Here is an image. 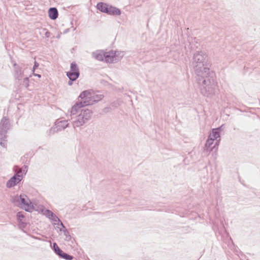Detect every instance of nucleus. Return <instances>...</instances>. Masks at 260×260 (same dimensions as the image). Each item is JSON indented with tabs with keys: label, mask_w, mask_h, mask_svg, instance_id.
Returning <instances> with one entry per match:
<instances>
[{
	"label": "nucleus",
	"mask_w": 260,
	"mask_h": 260,
	"mask_svg": "<svg viewBox=\"0 0 260 260\" xmlns=\"http://www.w3.org/2000/svg\"><path fill=\"white\" fill-rule=\"evenodd\" d=\"M202 94L212 97L219 92L217 83L215 79V73L211 72L207 75L196 77Z\"/></svg>",
	"instance_id": "1"
},
{
	"label": "nucleus",
	"mask_w": 260,
	"mask_h": 260,
	"mask_svg": "<svg viewBox=\"0 0 260 260\" xmlns=\"http://www.w3.org/2000/svg\"><path fill=\"white\" fill-rule=\"evenodd\" d=\"M81 101L76 103L71 108V114H76L80 108L94 104L102 100L104 95L101 94H97L92 90H86L82 91L79 96Z\"/></svg>",
	"instance_id": "2"
},
{
	"label": "nucleus",
	"mask_w": 260,
	"mask_h": 260,
	"mask_svg": "<svg viewBox=\"0 0 260 260\" xmlns=\"http://www.w3.org/2000/svg\"><path fill=\"white\" fill-rule=\"evenodd\" d=\"M207 61V55L204 51H197L193 54L191 66L196 75L195 78L207 75L212 72L208 67Z\"/></svg>",
	"instance_id": "3"
},
{
	"label": "nucleus",
	"mask_w": 260,
	"mask_h": 260,
	"mask_svg": "<svg viewBox=\"0 0 260 260\" xmlns=\"http://www.w3.org/2000/svg\"><path fill=\"white\" fill-rule=\"evenodd\" d=\"M80 108L77 113L74 115L71 114L70 111V116L73 121V125L74 128L81 126L86 123L91 118L92 112L91 110L87 108L81 109Z\"/></svg>",
	"instance_id": "4"
},
{
	"label": "nucleus",
	"mask_w": 260,
	"mask_h": 260,
	"mask_svg": "<svg viewBox=\"0 0 260 260\" xmlns=\"http://www.w3.org/2000/svg\"><path fill=\"white\" fill-rule=\"evenodd\" d=\"M14 77L16 80L21 81L26 76H31V68L28 64L23 63H14Z\"/></svg>",
	"instance_id": "5"
},
{
	"label": "nucleus",
	"mask_w": 260,
	"mask_h": 260,
	"mask_svg": "<svg viewBox=\"0 0 260 260\" xmlns=\"http://www.w3.org/2000/svg\"><path fill=\"white\" fill-rule=\"evenodd\" d=\"M19 199H20V208L29 212L33 210L34 209V205L26 195L21 194Z\"/></svg>",
	"instance_id": "6"
},
{
	"label": "nucleus",
	"mask_w": 260,
	"mask_h": 260,
	"mask_svg": "<svg viewBox=\"0 0 260 260\" xmlns=\"http://www.w3.org/2000/svg\"><path fill=\"white\" fill-rule=\"evenodd\" d=\"M80 75V72L77 63L73 62L71 64L70 70L67 73V76L69 80L76 81Z\"/></svg>",
	"instance_id": "7"
},
{
	"label": "nucleus",
	"mask_w": 260,
	"mask_h": 260,
	"mask_svg": "<svg viewBox=\"0 0 260 260\" xmlns=\"http://www.w3.org/2000/svg\"><path fill=\"white\" fill-rule=\"evenodd\" d=\"M22 180V176L14 175L7 182L6 186L9 188H11L18 184Z\"/></svg>",
	"instance_id": "8"
},
{
	"label": "nucleus",
	"mask_w": 260,
	"mask_h": 260,
	"mask_svg": "<svg viewBox=\"0 0 260 260\" xmlns=\"http://www.w3.org/2000/svg\"><path fill=\"white\" fill-rule=\"evenodd\" d=\"M13 170L15 172L14 175L22 176V179H23L27 172L28 167L26 165H23L20 168L19 166L15 165L13 167Z\"/></svg>",
	"instance_id": "9"
},
{
	"label": "nucleus",
	"mask_w": 260,
	"mask_h": 260,
	"mask_svg": "<svg viewBox=\"0 0 260 260\" xmlns=\"http://www.w3.org/2000/svg\"><path fill=\"white\" fill-rule=\"evenodd\" d=\"M222 126L212 129V133L209 135V137L214 140H216L215 145H218L220 140V132Z\"/></svg>",
	"instance_id": "10"
},
{
	"label": "nucleus",
	"mask_w": 260,
	"mask_h": 260,
	"mask_svg": "<svg viewBox=\"0 0 260 260\" xmlns=\"http://www.w3.org/2000/svg\"><path fill=\"white\" fill-rule=\"evenodd\" d=\"M115 53L114 51H110L109 52H105L104 59L106 62L114 63L116 62L115 59Z\"/></svg>",
	"instance_id": "11"
},
{
	"label": "nucleus",
	"mask_w": 260,
	"mask_h": 260,
	"mask_svg": "<svg viewBox=\"0 0 260 260\" xmlns=\"http://www.w3.org/2000/svg\"><path fill=\"white\" fill-rule=\"evenodd\" d=\"M11 125L9 119L4 117L0 122V129L8 132L11 129Z\"/></svg>",
	"instance_id": "12"
},
{
	"label": "nucleus",
	"mask_w": 260,
	"mask_h": 260,
	"mask_svg": "<svg viewBox=\"0 0 260 260\" xmlns=\"http://www.w3.org/2000/svg\"><path fill=\"white\" fill-rule=\"evenodd\" d=\"M8 132L0 129V145L6 148L7 147Z\"/></svg>",
	"instance_id": "13"
},
{
	"label": "nucleus",
	"mask_w": 260,
	"mask_h": 260,
	"mask_svg": "<svg viewBox=\"0 0 260 260\" xmlns=\"http://www.w3.org/2000/svg\"><path fill=\"white\" fill-rule=\"evenodd\" d=\"M68 121V120H57L55 122V125L57 128L58 131H59V132L61 131L62 130H63L66 128L68 127L69 125Z\"/></svg>",
	"instance_id": "14"
},
{
	"label": "nucleus",
	"mask_w": 260,
	"mask_h": 260,
	"mask_svg": "<svg viewBox=\"0 0 260 260\" xmlns=\"http://www.w3.org/2000/svg\"><path fill=\"white\" fill-rule=\"evenodd\" d=\"M215 140H214L212 138L208 137V138L206 142V143L205 144L204 150H206L207 151H209V152L211 151V150H212V149L215 147V146L216 145L215 144L213 146H212L213 142Z\"/></svg>",
	"instance_id": "15"
},
{
	"label": "nucleus",
	"mask_w": 260,
	"mask_h": 260,
	"mask_svg": "<svg viewBox=\"0 0 260 260\" xmlns=\"http://www.w3.org/2000/svg\"><path fill=\"white\" fill-rule=\"evenodd\" d=\"M108 10V11L107 14L109 15H120L121 14V11L120 9L111 5L109 6Z\"/></svg>",
	"instance_id": "16"
},
{
	"label": "nucleus",
	"mask_w": 260,
	"mask_h": 260,
	"mask_svg": "<svg viewBox=\"0 0 260 260\" xmlns=\"http://www.w3.org/2000/svg\"><path fill=\"white\" fill-rule=\"evenodd\" d=\"M48 15L49 18L52 20L56 19L58 16L57 9L55 7L49 8L48 10Z\"/></svg>",
	"instance_id": "17"
},
{
	"label": "nucleus",
	"mask_w": 260,
	"mask_h": 260,
	"mask_svg": "<svg viewBox=\"0 0 260 260\" xmlns=\"http://www.w3.org/2000/svg\"><path fill=\"white\" fill-rule=\"evenodd\" d=\"M109 6V5L106 3L103 2H100L98 3L96 5V8L101 12L107 14L108 11V8Z\"/></svg>",
	"instance_id": "18"
},
{
	"label": "nucleus",
	"mask_w": 260,
	"mask_h": 260,
	"mask_svg": "<svg viewBox=\"0 0 260 260\" xmlns=\"http://www.w3.org/2000/svg\"><path fill=\"white\" fill-rule=\"evenodd\" d=\"M259 192L256 191V189L254 188H250L248 189L247 190H245V194H246L247 196H249V198H252L255 196H259Z\"/></svg>",
	"instance_id": "19"
},
{
	"label": "nucleus",
	"mask_w": 260,
	"mask_h": 260,
	"mask_svg": "<svg viewBox=\"0 0 260 260\" xmlns=\"http://www.w3.org/2000/svg\"><path fill=\"white\" fill-rule=\"evenodd\" d=\"M58 256H59V257L61 258H63L66 260H72L74 258V256L68 254L66 252H64L62 250H61L59 253L57 254Z\"/></svg>",
	"instance_id": "20"
},
{
	"label": "nucleus",
	"mask_w": 260,
	"mask_h": 260,
	"mask_svg": "<svg viewBox=\"0 0 260 260\" xmlns=\"http://www.w3.org/2000/svg\"><path fill=\"white\" fill-rule=\"evenodd\" d=\"M92 54L93 56L98 60L103 61L104 60L105 52L104 53L102 51H99L93 52Z\"/></svg>",
	"instance_id": "21"
},
{
	"label": "nucleus",
	"mask_w": 260,
	"mask_h": 260,
	"mask_svg": "<svg viewBox=\"0 0 260 260\" xmlns=\"http://www.w3.org/2000/svg\"><path fill=\"white\" fill-rule=\"evenodd\" d=\"M20 195L14 196L11 197V201L14 204L15 206L20 207Z\"/></svg>",
	"instance_id": "22"
},
{
	"label": "nucleus",
	"mask_w": 260,
	"mask_h": 260,
	"mask_svg": "<svg viewBox=\"0 0 260 260\" xmlns=\"http://www.w3.org/2000/svg\"><path fill=\"white\" fill-rule=\"evenodd\" d=\"M40 34L44 38L48 39L50 37L51 33L47 29L43 28L40 29Z\"/></svg>",
	"instance_id": "23"
},
{
	"label": "nucleus",
	"mask_w": 260,
	"mask_h": 260,
	"mask_svg": "<svg viewBox=\"0 0 260 260\" xmlns=\"http://www.w3.org/2000/svg\"><path fill=\"white\" fill-rule=\"evenodd\" d=\"M30 76H26L24 77L22 79V81L20 82V84H21L23 86L27 88L29 86V77Z\"/></svg>",
	"instance_id": "24"
},
{
	"label": "nucleus",
	"mask_w": 260,
	"mask_h": 260,
	"mask_svg": "<svg viewBox=\"0 0 260 260\" xmlns=\"http://www.w3.org/2000/svg\"><path fill=\"white\" fill-rule=\"evenodd\" d=\"M114 52L115 53V59H116V62H117L123 57L124 52L121 51H114Z\"/></svg>",
	"instance_id": "25"
},
{
	"label": "nucleus",
	"mask_w": 260,
	"mask_h": 260,
	"mask_svg": "<svg viewBox=\"0 0 260 260\" xmlns=\"http://www.w3.org/2000/svg\"><path fill=\"white\" fill-rule=\"evenodd\" d=\"M60 232H62L63 233V235L65 237V240L70 241L71 239V236L70 235L69 232L68 231L67 229L62 230L61 229H59Z\"/></svg>",
	"instance_id": "26"
},
{
	"label": "nucleus",
	"mask_w": 260,
	"mask_h": 260,
	"mask_svg": "<svg viewBox=\"0 0 260 260\" xmlns=\"http://www.w3.org/2000/svg\"><path fill=\"white\" fill-rule=\"evenodd\" d=\"M59 132V131H58V129L56 127V126L55 125L53 127H52L50 129L49 131L47 132V134H48V135L49 136H51L53 135H54V134H55L56 133H57Z\"/></svg>",
	"instance_id": "27"
},
{
	"label": "nucleus",
	"mask_w": 260,
	"mask_h": 260,
	"mask_svg": "<svg viewBox=\"0 0 260 260\" xmlns=\"http://www.w3.org/2000/svg\"><path fill=\"white\" fill-rule=\"evenodd\" d=\"M52 248L56 255L59 253V252L62 250L56 243H54L53 244Z\"/></svg>",
	"instance_id": "28"
},
{
	"label": "nucleus",
	"mask_w": 260,
	"mask_h": 260,
	"mask_svg": "<svg viewBox=\"0 0 260 260\" xmlns=\"http://www.w3.org/2000/svg\"><path fill=\"white\" fill-rule=\"evenodd\" d=\"M17 220L18 222H21L23 220V219L24 218L25 216L24 215V212L22 211L18 212L16 215Z\"/></svg>",
	"instance_id": "29"
},
{
	"label": "nucleus",
	"mask_w": 260,
	"mask_h": 260,
	"mask_svg": "<svg viewBox=\"0 0 260 260\" xmlns=\"http://www.w3.org/2000/svg\"><path fill=\"white\" fill-rule=\"evenodd\" d=\"M54 214L51 210L49 209H46L44 212V215L46 216L49 219L51 218V216H52V215Z\"/></svg>",
	"instance_id": "30"
},
{
	"label": "nucleus",
	"mask_w": 260,
	"mask_h": 260,
	"mask_svg": "<svg viewBox=\"0 0 260 260\" xmlns=\"http://www.w3.org/2000/svg\"><path fill=\"white\" fill-rule=\"evenodd\" d=\"M49 219L54 222H58V221H60V219L54 213L52 215V216H51V218Z\"/></svg>",
	"instance_id": "31"
},
{
	"label": "nucleus",
	"mask_w": 260,
	"mask_h": 260,
	"mask_svg": "<svg viewBox=\"0 0 260 260\" xmlns=\"http://www.w3.org/2000/svg\"><path fill=\"white\" fill-rule=\"evenodd\" d=\"M54 224H56L55 223H54ZM56 224H57L59 226H60L61 227V229L62 230H65V229H67L65 227V226L64 225V224L62 223V222H61V221L60 220V221H58L57 223H56Z\"/></svg>",
	"instance_id": "32"
},
{
	"label": "nucleus",
	"mask_w": 260,
	"mask_h": 260,
	"mask_svg": "<svg viewBox=\"0 0 260 260\" xmlns=\"http://www.w3.org/2000/svg\"><path fill=\"white\" fill-rule=\"evenodd\" d=\"M39 66V64L35 61L34 63V66L33 67V69L32 70L31 69V73H34L35 70L38 68Z\"/></svg>",
	"instance_id": "33"
},
{
	"label": "nucleus",
	"mask_w": 260,
	"mask_h": 260,
	"mask_svg": "<svg viewBox=\"0 0 260 260\" xmlns=\"http://www.w3.org/2000/svg\"><path fill=\"white\" fill-rule=\"evenodd\" d=\"M22 228H25L26 226V223L23 221V220L21 221V222H18Z\"/></svg>",
	"instance_id": "34"
},
{
	"label": "nucleus",
	"mask_w": 260,
	"mask_h": 260,
	"mask_svg": "<svg viewBox=\"0 0 260 260\" xmlns=\"http://www.w3.org/2000/svg\"><path fill=\"white\" fill-rule=\"evenodd\" d=\"M31 237L35 239L38 240H42V239L38 237H36L34 236H32Z\"/></svg>",
	"instance_id": "35"
},
{
	"label": "nucleus",
	"mask_w": 260,
	"mask_h": 260,
	"mask_svg": "<svg viewBox=\"0 0 260 260\" xmlns=\"http://www.w3.org/2000/svg\"><path fill=\"white\" fill-rule=\"evenodd\" d=\"M31 74H33L34 76H37V77H38L39 78H40V77H41V75L40 74H35V73H34H34H31Z\"/></svg>",
	"instance_id": "36"
},
{
	"label": "nucleus",
	"mask_w": 260,
	"mask_h": 260,
	"mask_svg": "<svg viewBox=\"0 0 260 260\" xmlns=\"http://www.w3.org/2000/svg\"><path fill=\"white\" fill-rule=\"evenodd\" d=\"M109 109H110V108H108V107L105 108L104 109V112H108L109 111Z\"/></svg>",
	"instance_id": "37"
},
{
	"label": "nucleus",
	"mask_w": 260,
	"mask_h": 260,
	"mask_svg": "<svg viewBox=\"0 0 260 260\" xmlns=\"http://www.w3.org/2000/svg\"><path fill=\"white\" fill-rule=\"evenodd\" d=\"M73 81H72V80H70V81H69V83H68L69 85H70V86H71V85H72V84H73Z\"/></svg>",
	"instance_id": "38"
},
{
	"label": "nucleus",
	"mask_w": 260,
	"mask_h": 260,
	"mask_svg": "<svg viewBox=\"0 0 260 260\" xmlns=\"http://www.w3.org/2000/svg\"><path fill=\"white\" fill-rule=\"evenodd\" d=\"M69 30H70V29H69V28H68V29H66V30L64 31L63 34H66V33L68 32L69 31Z\"/></svg>",
	"instance_id": "39"
},
{
	"label": "nucleus",
	"mask_w": 260,
	"mask_h": 260,
	"mask_svg": "<svg viewBox=\"0 0 260 260\" xmlns=\"http://www.w3.org/2000/svg\"><path fill=\"white\" fill-rule=\"evenodd\" d=\"M57 38H60V35H58L57 37H56Z\"/></svg>",
	"instance_id": "40"
},
{
	"label": "nucleus",
	"mask_w": 260,
	"mask_h": 260,
	"mask_svg": "<svg viewBox=\"0 0 260 260\" xmlns=\"http://www.w3.org/2000/svg\"><path fill=\"white\" fill-rule=\"evenodd\" d=\"M246 260H248V259H246Z\"/></svg>",
	"instance_id": "41"
}]
</instances>
